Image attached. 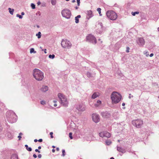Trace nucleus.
I'll return each mask as SVG.
<instances>
[{
  "instance_id": "nucleus-35",
  "label": "nucleus",
  "mask_w": 159,
  "mask_h": 159,
  "mask_svg": "<svg viewBox=\"0 0 159 159\" xmlns=\"http://www.w3.org/2000/svg\"><path fill=\"white\" fill-rule=\"evenodd\" d=\"M62 156L63 157H64L65 156V150L64 149H63L62 150Z\"/></svg>"
},
{
  "instance_id": "nucleus-26",
  "label": "nucleus",
  "mask_w": 159,
  "mask_h": 159,
  "mask_svg": "<svg viewBox=\"0 0 159 159\" xmlns=\"http://www.w3.org/2000/svg\"><path fill=\"white\" fill-rule=\"evenodd\" d=\"M55 56L54 54H50L49 55V57L50 58L53 59L55 57Z\"/></svg>"
},
{
  "instance_id": "nucleus-46",
  "label": "nucleus",
  "mask_w": 159,
  "mask_h": 159,
  "mask_svg": "<svg viewBox=\"0 0 159 159\" xmlns=\"http://www.w3.org/2000/svg\"><path fill=\"white\" fill-rule=\"evenodd\" d=\"M18 137L19 138V140H20V139L21 138V136L19 135L18 136Z\"/></svg>"
},
{
  "instance_id": "nucleus-9",
  "label": "nucleus",
  "mask_w": 159,
  "mask_h": 159,
  "mask_svg": "<svg viewBox=\"0 0 159 159\" xmlns=\"http://www.w3.org/2000/svg\"><path fill=\"white\" fill-rule=\"evenodd\" d=\"M87 40L93 44H96L97 43V40L96 38L93 35L89 34L86 37Z\"/></svg>"
},
{
  "instance_id": "nucleus-7",
  "label": "nucleus",
  "mask_w": 159,
  "mask_h": 159,
  "mask_svg": "<svg viewBox=\"0 0 159 159\" xmlns=\"http://www.w3.org/2000/svg\"><path fill=\"white\" fill-rule=\"evenodd\" d=\"M61 45L64 48L69 49L71 48L72 44L69 41L65 39L61 41Z\"/></svg>"
},
{
  "instance_id": "nucleus-58",
  "label": "nucleus",
  "mask_w": 159,
  "mask_h": 159,
  "mask_svg": "<svg viewBox=\"0 0 159 159\" xmlns=\"http://www.w3.org/2000/svg\"><path fill=\"white\" fill-rule=\"evenodd\" d=\"M54 106L55 107H56L57 106V104H54Z\"/></svg>"
},
{
  "instance_id": "nucleus-28",
  "label": "nucleus",
  "mask_w": 159,
  "mask_h": 159,
  "mask_svg": "<svg viewBox=\"0 0 159 159\" xmlns=\"http://www.w3.org/2000/svg\"><path fill=\"white\" fill-rule=\"evenodd\" d=\"M30 53H32L33 52H34V53H35L36 52V51H34V49L33 48H31L30 49Z\"/></svg>"
},
{
  "instance_id": "nucleus-8",
  "label": "nucleus",
  "mask_w": 159,
  "mask_h": 159,
  "mask_svg": "<svg viewBox=\"0 0 159 159\" xmlns=\"http://www.w3.org/2000/svg\"><path fill=\"white\" fill-rule=\"evenodd\" d=\"M132 124L138 128H140L143 124V121L142 120L140 119H138L134 120L132 121Z\"/></svg>"
},
{
  "instance_id": "nucleus-16",
  "label": "nucleus",
  "mask_w": 159,
  "mask_h": 159,
  "mask_svg": "<svg viewBox=\"0 0 159 159\" xmlns=\"http://www.w3.org/2000/svg\"><path fill=\"white\" fill-rule=\"evenodd\" d=\"M98 96V93H94L92 96V98L95 99Z\"/></svg>"
},
{
  "instance_id": "nucleus-60",
  "label": "nucleus",
  "mask_w": 159,
  "mask_h": 159,
  "mask_svg": "<svg viewBox=\"0 0 159 159\" xmlns=\"http://www.w3.org/2000/svg\"><path fill=\"white\" fill-rule=\"evenodd\" d=\"M57 102V101H56V100H53V102H54V103H55V102Z\"/></svg>"
},
{
  "instance_id": "nucleus-27",
  "label": "nucleus",
  "mask_w": 159,
  "mask_h": 159,
  "mask_svg": "<svg viewBox=\"0 0 159 159\" xmlns=\"http://www.w3.org/2000/svg\"><path fill=\"white\" fill-rule=\"evenodd\" d=\"M101 9L100 8H98L97 9V10L98 11L100 16H102V14H101Z\"/></svg>"
},
{
  "instance_id": "nucleus-37",
  "label": "nucleus",
  "mask_w": 159,
  "mask_h": 159,
  "mask_svg": "<svg viewBox=\"0 0 159 159\" xmlns=\"http://www.w3.org/2000/svg\"><path fill=\"white\" fill-rule=\"evenodd\" d=\"M144 54H145L147 57H148L149 55V54L148 52H144Z\"/></svg>"
},
{
  "instance_id": "nucleus-41",
  "label": "nucleus",
  "mask_w": 159,
  "mask_h": 159,
  "mask_svg": "<svg viewBox=\"0 0 159 159\" xmlns=\"http://www.w3.org/2000/svg\"><path fill=\"white\" fill-rule=\"evenodd\" d=\"M35 151L36 152H38L39 153L40 152V151H39L38 149H35Z\"/></svg>"
},
{
  "instance_id": "nucleus-47",
  "label": "nucleus",
  "mask_w": 159,
  "mask_h": 159,
  "mask_svg": "<svg viewBox=\"0 0 159 159\" xmlns=\"http://www.w3.org/2000/svg\"><path fill=\"white\" fill-rule=\"evenodd\" d=\"M37 4H38V5H40V4H41V2H40L39 1L38 2H37Z\"/></svg>"
},
{
  "instance_id": "nucleus-40",
  "label": "nucleus",
  "mask_w": 159,
  "mask_h": 159,
  "mask_svg": "<svg viewBox=\"0 0 159 159\" xmlns=\"http://www.w3.org/2000/svg\"><path fill=\"white\" fill-rule=\"evenodd\" d=\"M129 47H127V50H126V52H129Z\"/></svg>"
},
{
  "instance_id": "nucleus-57",
  "label": "nucleus",
  "mask_w": 159,
  "mask_h": 159,
  "mask_svg": "<svg viewBox=\"0 0 159 159\" xmlns=\"http://www.w3.org/2000/svg\"><path fill=\"white\" fill-rule=\"evenodd\" d=\"M75 2V0H72V2L73 3Z\"/></svg>"
},
{
  "instance_id": "nucleus-2",
  "label": "nucleus",
  "mask_w": 159,
  "mask_h": 159,
  "mask_svg": "<svg viewBox=\"0 0 159 159\" xmlns=\"http://www.w3.org/2000/svg\"><path fill=\"white\" fill-rule=\"evenodd\" d=\"M121 96L117 92L114 91L113 92L111 95V99L113 104H116L118 103L121 100Z\"/></svg>"
},
{
  "instance_id": "nucleus-1",
  "label": "nucleus",
  "mask_w": 159,
  "mask_h": 159,
  "mask_svg": "<svg viewBox=\"0 0 159 159\" xmlns=\"http://www.w3.org/2000/svg\"><path fill=\"white\" fill-rule=\"evenodd\" d=\"M6 116L8 121L11 123L16 121L17 116L15 113L12 111H7L6 113Z\"/></svg>"
},
{
  "instance_id": "nucleus-10",
  "label": "nucleus",
  "mask_w": 159,
  "mask_h": 159,
  "mask_svg": "<svg viewBox=\"0 0 159 159\" xmlns=\"http://www.w3.org/2000/svg\"><path fill=\"white\" fill-rule=\"evenodd\" d=\"M76 108L79 111H83L85 110V106L83 104H80L77 105Z\"/></svg>"
},
{
  "instance_id": "nucleus-43",
  "label": "nucleus",
  "mask_w": 159,
  "mask_h": 159,
  "mask_svg": "<svg viewBox=\"0 0 159 159\" xmlns=\"http://www.w3.org/2000/svg\"><path fill=\"white\" fill-rule=\"evenodd\" d=\"M99 24V25H100V26H101V28H102V27H103V25H102V23H100Z\"/></svg>"
},
{
  "instance_id": "nucleus-63",
  "label": "nucleus",
  "mask_w": 159,
  "mask_h": 159,
  "mask_svg": "<svg viewBox=\"0 0 159 159\" xmlns=\"http://www.w3.org/2000/svg\"><path fill=\"white\" fill-rule=\"evenodd\" d=\"M110 159H114V158L113 157H111Z\"/></svg>"
},
{
  "instance_id": "nucleus-45",
  "label": "nucleus",
  "mask_w": 159,
  "mask_h": 159,
  "mask_svg": "<svg viewBox=\"0 0 159 159\" xmlns=\"http://www.w3.org/2000/svg\"><path fill=\"white\" fill-rule=\"evenodd\" d=\"M38 141L39 142H42L43 140L42 139H40L39 140H38Z\"/></svg>"
},
{
  "instance_id": "nucleus-24",
  "label": "nucleus",
  "mask_w": 159,
  "mask_h": 159,
  "mask_svg": "<svg viewBox=\"0 0 159 159\" xmlns=\"http://www.w3.org/2000/svg\"><path fill=\"white\" fill-rule=\"evenodd\" d=\"M36 36L38 37V39H39L41 38V33L40 32H39L38 34H36Z\"/></svg>"
},
{
  "instance_id": "nucleus-12",
  "label": "nucleus",
  "mask_w": 159,
  "mask_h": 159,
  "mask_svg": "<svg viewBox=\"0 0 159 159\" xmlns=\"http://www.w3.org/2000/svg\"><path fill=\"white\" fill-rule=\"evenodd\" d=\"M92 117L93 121L95 123H98L100 120L99 116L97 114H93Z\"/></svg>"
},
{
  "instance_id": "nucleus-25",
  "label": "nucleus",
  "mask_w": 159,
  "mask_h": 159,
  "mask_svg": "<svg viewBox=\"0 0 159 159\" xmlns=\"http://www.w3.org/2000/svg\"><path fill=\"white\" fill-rule=\"evenodd\" d=\"M111 143V142L110 140H107L106 141V144L107 145H110Z\"/></svg>"
},
{
  "instance_id": "nucleus-19",
  "label": "nucleus",
  "mask_w": 159,
  "mask_h": 159,
  "mask_svg": "<svg viewBox=\"0 0 159 159\" xmlns=\"http://www.w3.org/2000/svg\"><path fill=\"white\" fill-rule=\"evenodd\" d=\"M9 11V13L12 15L13 14V12L14 11V9H11L10 8H8Z\"/></svg>"
},
{
  "instance_id": "nucleus-39",
  "label": "nucleus",
  "mask_w": 159,
  "mask_h": 159,
  "mask_svg": "<svg viewBox=\"0 0 159 159\" xmlns=\"http://www.w3.org/2000/svg\"><path fill=\"white\" fill-rule=\"evenodd\" d=\"M77 5L78 6H79L80 5V0H77Z\"/></svg>"
},
{
  "instance_id": "nucleus-42",
  "label": "nucleus",
  "mask_w": 159,
  "mask_h": 159,
  "mask_svg": "<svg viewBox=\"0 0 159 159\" xmlns=\"http://www.w3.org/2000/svg\"><path fill=\"white\" fill-rule=\"evenodd\" d=\"M38 156L39 158H41L42 157V155L41 154H39L38 155Z\"/></svg>"
},
{
  "instance_id": "nucleus-34",
  "label": "nucleus",
  "mask_w": 159,
  "mask_h": 159,
  "mask_svg": "<svg viewBox=\"0 0 159 159\" xmlns=\"http://www.w3.org/2000/svg\"><path fill=\"white\" fill-rule=\"evenodd\" d=\"M16 16L18 17L20 19H22L23 18V16L21 15H20L19 14L16 15Z\"/></svg>"
},
{
  "instance_id": "nucleus-17",
  "label": "nucleus",
  "mask_w": 159,
  "mask_h": 159,
  "mask_svg": "<svg viewBox=\"0 0 159 159\" xmlns=\"http://www.w3.org/2000/svg\"><path fill=\"white\" fill-rule=\"evenodd\" d=\"M81 16L80 15H78L77 16H76L75 18V22L76 23H78L79 22V18H80Z\"/></svg>"
},
{
  "instance_id": "nucleus-6",
  "label": "nucleus",
  "mask_w": 159,
  "mask_h": 159,
  "mask_svg": "<svg viewBox=\"0 0 159 159\" xmlns=\"http://www.w3.org/2000/svg\"><path fill=\"white\" fill-rule=\"evenodd\" d=\"M63 17L67 19L70 18L71 16V12L68 9H65L63 10L61 12Z\"/></svg>"
},
{
  "instance_id": "nucleus-5",
  "label": "nucleus",
  "mask_w": 159,
  "mask_h": 159,
  "mask_svg": "<svg viewBox=\"0 0 159 159\" xmlns=\"http://www.w3.org/2000/svg\"><path fill=\"white\" fill-rule=\"evenodd\" d=\"M106 15L108 19L111 20H115L117 18V15L113 11H108L106 12Z\"/></svg>"
},
{
  "instance_id": "nucleus-20",
  "label": "nucleus",
  "mask_w": 159,
  "mask_h": 159,
  "mask_svg": "<svg viewBox=\"0 0 159 159\" xmlns=\"http://www.w3.org/2000/svg\"><path fill=\"white\" fill-rule=\"evenodd\" d=\"M88 15L89 16V18H90L92 16V12L91 11H88Z\"/></svg>"
},
{
  "instance_id": "nucleus-53",
  "label": "nucleus",
  "mask_w": 159,
  "mask_h": 159,
  "mask_svg": "<svg viewBox=\"0 0 159 159\" xmlns=\"http://www.w3.org/2000/svg\"><path fill=\"white\" fill-rule=\"evenodd\" d=\"M52 152H55V150L54 149H52Z\"/></svg>"
},
{
  "instance_id": "nucleus-36",
  "label": "nucleus",
  "mask_w": 159,
  "mask_h": 159,
  "mask_svg": "<svg viewBox=\"0 0 159 159\" xmlns=\"http://www.w3.org/2000/svg\"><path fill=\"white\" fill-rule=\"evenodd\" d=\"M106 114H107L106 113L104 112H102V115L103 117H104L105 118Z\"/></svg>"
},
{
  "instance_id": "nucleus-21",
  "label": "nucleus",
  "mask_w": 159,
  "mask_h": 159,
  "mask_svg": "<svg viewBox=\"0 0 159 159\" xmlns=\"http://www.w3.org/2000/svg\"><path fill=\"white\" fill-rule=\"evenodd\" d=\"M101 103V101L100 100H98L97 103L95 104V106L96 107L98 106Z\"/></svg>"
},
{
  "instance_id": "nucleus-55",
  "label": "nucleus",
  "mask_w": 159,
  "mask_h": 159,
  "mask_svg": "<svg viewBox=\"0 0 159 159\" xmlns=\"http://www.w3.org/2000/svg\"><path fill=\"white\" fill-rule=\"evenodd\" d=\"M46 49H45L44 50V52L45 53H47V52H46Z\"/></svg>"
},
{
  "instance_id": "nucleus-13",
  "label": "nucleus",
  "mask_w": 159,
  "mask_h": 159,
  "mask_svg": "<svg viewBox=\"0 0 159 159\" xmlns=\"http://www.w3.org/2000/svg\"><path fill=\"white\" fill-rule=\"evenodd\" d=\"M137 43L140 46H142L144 44V40L142 38H139L137 41Z\"/></svg>"
},
{
  "instance_id": "nucleus-32",
  "label": "nucleus",
  "mask_w": 159,
  "mask_h": 159,
  "mask_svg": "<svg viewBox=\"0 0 159 159\" xmlns=\"http://www.w3.org/2000/svg\"><path fill=\"white\" fill-rule=\"evenodd\" d=\"M40 103L41 104L43 105H44L46 104V102L42 100L41 101Z\"/></svg>"
},
{
  "instance_id": "nucleus-61",
  "label": "nucleus",
  "mask_w": 159,
  "mask_h": 159,
  "mask_svg": "<svg viewBox=\"0 0 159 159\" xmlns=\"http://www.w3.org/2000/svg\"><path fill=\"white\" fill-rule=\"evenodd\" d=\"M75 8L76 9H78V7H75Z\"/></svg>"
},
{
  "instance_id": "nucleus-49",
  "label": "nucleus",
  "mask_w": 159,
  "mask_h": 159,
  "mask_svg": "<svg viewBox=\"0 0 159 159\" xmlns=\"http://www.w3.org/2000/svg\"><path fill=\"white\" fill-rule=\"evenodd\" d=\"M131 95V94H129V98H131V97H130V95ZM133 97V95H132V96H131V97Z\"/></svg>"
},
{
  "instance_id": "nucleus-64",
  "label": "nucleus",
  "mask_w": 159,
  "mask_h": 159,
  "mask_svg": "<svg viewBox=\"0 0 159 159\" xmlns=\"http://www.w3.org/2000/svg\"><path fill=\"white\" fill-rule=\"evenodd\" d=\"M52 147L53 148H55V147L54 146H52Z\"/></svg>"
},
{
  "instance_id": "nucleus-51",
  "label": "nucleus",
  "mask_w": 159,
  "mask_h": 159,
  "mask_svg": "<svg viewBox=\"0 0 159 159\" xmlns=\"http://www.w3.org/2000/svg\"><path fill=\"white\" fill-rule=\"evenodd\" d=\"M38 141V140H37V139H35L34 140V142H37Z\"/></svg>"
},
{
  "instance_id": "nucleus-18",
  "label": "nucleus",
  "mask_w": 159,
  "mask_h": 159,
  "mask_svg": "<svg viewBox=\"0 0 159 159\" xmlns=\"http://www.w3.org/2000/svg\"><path fill=\"white\" fill-rule=\"evenodd\" d=\"M11 159H18L17 155L16 154H13L12 155Z\"/></svg>"
},
{
  "instance_id": "nucleus-23",
  "label": "nucleus",
  "mask_w": 159,
  "mask_h": 159,
  "mask_svg": "<svg viewBox=\"0 0 159 159\" xmlns=\"http://www.w3.org/2000/svg\"><path fill=\"white\" fill-rule=\"evenodd\" d=\"M51 3L53 5H55L56 3V0H51Z\"/></svg>"
},
{
  "instance_id": "nucleus-11",
  "label": "nucleus",
  "mask_w": 159,
  "mask_h": 159,
  "mask_svg": "<svg viewBox=\"0 0 159 159\" xmlns=\"http://www.w3.org/2000/svg\"><path fill=\"white\" fill-rule=\"evenodd\" d=\"M99 135L101 137H106L107 138H109L111 136V134L107 131H103L99 133Z\"/></svg>"
},
{
  "instance_id": "nucleus-48",
  "label": "nucleus",
  "mask_w": 159,
  "mask_h": 159,
  "mask_svg": "<svg viewBox=\"0 0 159 159\" xmlns=\"http://www.w3.org/2000/svg\"><path fill=\"white\" fill-rule=\"evenodd\" d=\"M153 56V53H151L150 55V57H152Z\"/></svg>"
},
{
  "instance_id": "nucleus-4",
  "label": "nucleus",
  "mask_w": 159,
  "mask_h": 159,
  "mask_svg": "<svg viewBox=\"0 0 159 159\" xmlns=\"http://www.w3.org/2000/svg\"><path fill=\"white\" fill-rule=\"evenodd\" d=\"M58 96L60 100V103L61 105L65 107H67L68 104V102L65 96L61 93H59Z\"/></svg>"
},
{
  "instance_id": "nucleus-52",
  "label": "nucleus",
  "mask_w": 159,
  "mask_h": 159,
  "mask_svg": "<svg viewBox=\"0 0 159 159\" xmlns=\"http://www.w3.org/2000/svg\"><path fill=\"white\" fill-rule=\"evenodd\" d=\"M59 148H56V150H57V151H59Z\"/></svg>"
},
{
  "instance_id": "nucleus-31",
  "label": "nucleus",
  "mask_w": 159,
  "mask_h": 159,
  "mask_svg": "<svg viewBox=\"0 0 159 159\" xmlns=\"http://www.w3.org/2000/svg\"><path fill=\"white\" fill-rule=\"evenodd\" d=\"M87 76L89 77H90L91 76V74L90 72H88L87 73Z\"/></svg>"
},
{
  "instance_id": "nucleus-33",
  "label": "nucleus",
  "mask_w": 159,
  "mask_h": 159,
  "mask_svg": "<svg viewBox=\"0 0 159 159\" xmlns=\"http://www.w3.org/2000/svg\"><path fill=\"white\" fill-rule=\"evenodd\" d=\"M69 137L70 138V139H73V137L72 136V133L71 132H70L69 134Z\"/></svg>"
},
{
  "instance_id": "nucleus-30",
  "label": "nucleus",
  "mask_w": 159,
  "mask_h": 159,
  "mask_svg": "<svg viewBox=\"0 0 159 159\" xmlns=\"http://www.w3.org/2000/svg\"><path fill=\"white\" fill-rule=\"evenodd\" d=\"M31 6L33 9H34L35 8V5L33 3L31 4Z\"/></svg>"
},
{
  "instance_id": "nucleus-62",
  "label": "nucleus",
  "mask_w": 159,
  "mask_h": 159,
  "mask_svg": "<svg viewBox=\"0 0 159 159\" xmlns=\"http://www.w3.org/2000/svg\"><path fill=\"white\" fill-rule=\"evenodd\" d=\"M9 137L10 138H11V139L12 138V136H11L10 137Z\"/></svg>"
},
{
  "instance_id": "nucleus-29",
  "label": "nucleus",
  "mask_w": 159,
  "mask_h": 159,
  "mask_svg": "<svg viewBox=\"0 0 159 159\" xmlns=\"http://www.w3.org/2000/svg\"><path fill=\"white\" fill-rule=\"evenodd\" d=\"M139 14V11H136V12H132L131 13L132 15L133 16H135L136 14Z\"/></svg>"
},
{
  "instance_id": "nucleus-38",
  "label": "nucleus",
  "mask_w": 159,
  "mask_h": 159,
  "mask_svg": "<svg viewBox=\"0 0 159 159\" xmlns=\"http://www.w3.org/2000/svg\"><path fill=\"white\" fill-rule=\"evenodd\" d=\"M53 134V133L52 132H51L50 133V134L51 135V138H52L53 137V136L52 135Z\"/></svg>"
},
{
  "instance_id": "nucleus-15",
  "label": "nucleus",
  "mask_w": 159,
  "mask_h": 159,
  "mask_svg": "<svg viewBox=\"0 0 159 159\" xmlns=\"http://www.w3.org/2000/svg\"><path fill=\"white\" fill-rule=\"evenodd\" d=\"M41 90L43 92H45L48 90V87L46 86H43Z\"/></svg>"
},
{
  "instance_id": "nucleus-54",
  "label": "nucleus",
  "mask_w": 159,
  "mask_h": 159,
  "mask_svg": "<svg viewBox=\"0 0 159 159\" xmlns=\"http://www.w3.org/2000/svg\"><path fill=\"white\" fill-rule=\"evenodd\" d=\"M38 149H41V147L40 146H39V147H38Z\"/></svg>"
},
{
  "instance_id": "nucleus-50",
  "label": "nucleus",
  "mask_w": 159,
  "mask_h": 159,
  "mask_svg": "<svg viewBox=\"0 0 159 159\" xmlns=\"http://www.w3.org/2000/svg\"><path fill=\"white\" fill-rule=\"evenodd\" d=\"M21 16H23V15H25V13L24 12H22L21 13Z\"/></svg>"
},
{
  "instance_id": "nucleus-14",
  "label": "nucleus",
  "mask_w": 159,
  "mask_h": 159,
  "mask_svg": "<svg viewBox=\"0 0 159 159\" xmlns=\"http://www.w3.org/2000/svg\"><path fill=\"white\" fill-rule=\"evenodd\" d=\"M117 150L122 153H124L126 152V151L125 149L120 147H117Z\"/></svg>"
},
{
  "instance_id": "nucleus-59",
  "label": "nucleus",
  "mask_w": 159,
  "mask_h": 159,
  "mask_svg": "<svg viewBox=\"0 0 159 159\" xmlns=\"http://www.w3.org/2000/svg\"><path fill=\"white\" fill-rule=\"evenodd\" d=\"M19 135L20 136V135H22V133H20L19 134Z\"/></svg>"
},
{
  "instance_id": "nucleus-22",
  "label": "nucleus",
  "mask_w": 159,
  "mask_h": 159,
  "mask_svg": "<svg viewBox=\"0 0 159 159\" xmlns=\"http://www.w3.org/2000/svg\"><path fill=\"white\" fill-rule=\"evenodd\" d=\"M25 147H26V149L29 151H32V148L31 147H28L27 145H25Z\"/></svg>"
},
{
  "instance_id": "nucleus-44",
  "label": "nucleus",
  "mask_w": 159,
  "mask_h": 159,
  "mask_svg": "<svg viewBox=\"0 0 159 159\" xmlns=\"http://www.w3.org/2000/svg\"><path fill=\"white\" fill-rule=\"evenodd\" d=\"M33 156L35 158H36L37 157V156L35 154H34Z\"/></svg>"
},
{
  "instance_id": "nucleus-3",
  "label": "nucleus",
  "mask_w": 159,
  "mask_h": 159,
  "mask_svg": "<svg viewBox=\"0 0 159 159\" xmlns=\"http://www.w3.org/2000/svg\"><path fill=\"white\" fill-rule=\"evenodd\" d=\"M33 76L37 80H41L43 78V73L38 69H35L34 70Z\"/></svg>"
},
{
  "instance_id": "nucleus-56",
  "label": "nucleus",
  "mask_w": 159,
  "mask_h": 159,
  "mask_svg": "<svg viewBox=\"0 0 159 159\" xmlns=\"http://www.w3.org/2000/svg\"><path fill=\"white\" fill-rule=\"evenodd\" d=\"M122 106H125V103H122Z\"/></svg>"
}]
</instances>
